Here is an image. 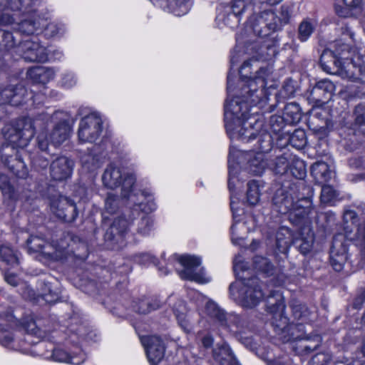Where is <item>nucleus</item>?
Returning <instances> with one entry per match:
<instances>
[{
	"mask_svg": "<svg viewBox=\"0 0 365 365\" xmlns=\"http://www.w3.org/2000/svg\"><path fill=\"white\" fill-rule=\"evenodd\" d=\"M249 62H244L240 73L242 82L241 97H235L230 101L227 100L225 104V114H228L240 120H245L242 128L238 130L240 138L245 142H249L259 137L262 144L270 143L271 136L262 129L263 123L254 117L249 115V106H254L266 102L267 96L265 91L266 83L264 78L257 77L251 78L243 74V71L250 68Z\"/></svg>",
	"mask_w": 365,
	"mask_h": 365,
	"instance_id": "nucleus-1",
	"label": "nucleus"
},
{
	"mask_svg": "<svg viewBox=\"0 0 365 365\" xmlns=\"http://www.w3.org/2000/svg\"><path fill=\"white\" fill-rule=\"evenodd\" d=\"M18 42L11 32L0 29V53L15 48Z\"/></svg>",
	"mask_w": 365,
	"mask_h": 365,
	"instance_id": "nucleus-31",
	"label": "nucleus"
},
{
	"mask_svg": "<svg viewBox=\"0 0 365 365\" xmlns=\"http://www.w3.org/2000/svg\"><path fill=\"white\" fill-rule=\"evenodd\" d=\"M212 356L220 365H238V361L234 353L227 343H222L214 349Z\"/></svg>",
	"mask_w": 365,
	"mask_h": 365,
	"instance_id": "nucleus-18",
	"label": "nucleus"
},
{
	"mask_svg": "<svg viewBox=\"0 0 365 365\" xmlns=\"http://www.w3.org/2000/svg\"><path fill=\"white\" fill-rule=\"evenodd\" d=\"M13 341V334L8 329L0 324V344L4 346L9 345Z\"/></svg>",
	"mask_w": 365,
	"mask_h": 365,
	"instance_id": "nucleus-55",
	"label": "nucleus"
},
{
	"mask_svg": "<svg viewBox=\"0 0 365 365\" xmlns=\"http://www.w3.org/2000/svg\"><path fill=\"white\" fill-rule=\"evenodd\" d=\"M259 189L258 182L251 180L247 183V200L250 205H255L259 200Z\"/></svg>",
	"mask_w": 365,
	"mask_h": 365,
	"instance_id": "nucleus-38",
	"label": "nucleus"
},
{
	"mask_svg": "<svg viewBox=\"0 0 365 365\" xmlns=\"http://www.w3.org/2000/svg\"><path fill=\"white\" fill-rule=\"evenodd\" d=\"M22 2L24 4H29L28 8H22L19 11H21L24 14H29L31 12L34 11L36 9L34 7L39 4L40 1L39 0H22Z\"/></svg>",
	"mask_w": 365,
	"mask_h": 365,
	"instance_id": "nucleus-61",
	"label": "nucleus"
},
{
	"mask_svg": "<svg viewBox=\"0 0 365 365\" xmlns=\"http://www.w3.org/2000/svg\"><path fill=\"white\" fill-rule=\"evenodd\" d=\"M153 226V220L148 216H144L138 223V232L148 235Z\"/></svg>",
	"mask_w": 365,
	"mask_h": 365,
	"instance_id": "nucleus-52",
	"label": "nucleus"
},
{
	"mask_svg": "<svg viewBox=\"0 0 365 365\" xmlns=\"http://www.w3.org/2000/svg\"><path fill=\"white\" fill-rule=\"evenodd\" d=\"M294 5L292 3H285L280 7L279 19L282 26L289 23L293 13Z\"/></svg>",
	"mask_w": 365,
	"mask_h": 365,
	"instance_id": "nucleus-47",
	"label": "nucleus"
},
{
	"mask_svg": "<svg viewBox=\"0 0 365 365\" xmlns=\"http://www.w3.org/2000/svg\"><path fill=\"white\" fill-rule=\"evenodd\" d=\"M261 151L250 155L247 162V168L250 173L256 175H261L267 168H269V160L264 153L271 148V143L266 145L262 144L259 140Z\"/></svg>",
	"mask_w": 365,
	"mask_h": 365,
	"instance_id": "nucleus-15",
	"label": "nucleus"
},
{
	"mask_svg": "<svg viewBox=\"0 0 365 365\" xmlns=\"http://www.w3.org/2000/svg\"><path fill=\"white\" fill-rule=\"evenodd\" d=\"M298 243V247L300 252L303 255H306L309 253L312 249L314 244V235L309 230V233L305 237H302L297 241Z\"/></svg>",
	"mask_w": 365,
	"mask_h": 365,
	"instance_id": "nucleus-44",
	"label": "nucleus"
},
{
	"mask_svg": "<svg viewBox=\"0 0 365 365\" xmlns=\"http://www.w3.org/2000/svg\"><path fill=\"white\" fill-rule=\"evenodd\" d=\"M22 0H0V25H9L14 22V14L22 8H28Z\"/></svg>",
	"mask_w": 365,
	"mask_h": 365,
	"instance_id": "nucleus-17",
	"label": "nucleus"
},
{
	"mask_svg": "<svg viewBox=\"0 0 365 365\" xmlns=\"http://www.w3.org/2000/svg\"><path fill=\"white\" fill-rule=\"evenodd\" d=\"M52 212L59 219L66 222H73L78 216L75 202L66 197H60L51 202Z\"/></svg>",
	"mask_w": 365,
	"mask_h": 365,
	"instance_id": "nucleus-10",
	"label": "nucleus"
},
{
	"mask_svg": "<svg viewBox=\"0 0 365 365\" xmlns=\"http://www.w3.org/2000/svg\"><path fill=\"white\" fill-rule=\"evenodd\" d=\"M293 316L297 320L304 322L308 319L309 316V311L305 304H301L298 302H292L290 304Z\"/></svg>",
	"mask_w": 365,
	"mask_h": 365,
	"instance_id": "nucleus-40",
	"label": "nucleus"
},
{
	"mask_svg": "<svg viewBox=\"0 0 365 365\" xmlns=\"http://www.w3.org/2000/svg\"><path fill=\"white\" fill-rule=\"evenodd\" d=\"M252 29L254 33L259 37H266L271 34L270 31L268 30L267 24L261 15L256 18Z\"/></svg>",
	"mask_w": 365,
	"mask_h": 365,
	"instance_id": "nucleus-43",
	"label": "nucleus"
},
{
	"mask_svg": "<svg viewBox=\"0 0 365 365\" xmlns=\"http://www.w3.org/2000/svg\"><path fill=\"white\" fill-rule=\"evenodd\" d=\"M281 92L284 97L290 98L293 96L295 93V89L292 81H286L283 85Z\"/></svg>",
	"mask_w": 365,
	"mask_h": 365,
	"instance_id": "nucleus-57",
	"label": "nucleus"
},
{
	"mask_svg": "<svg viewBox=\"0 0 365 365\" xmlns=\"http://www.w3.org/2000/svg\"><path fill=\"white\" fill-rule=\"evenodd\" d=\"M26 76L34 83L46 84L53 78L54 72L44 66H36L29 69Z\"/></svg>",
	"mask_w": 365,
	"mask_h": 365,
	"instance_id": "nucleus-22",
	"label": "nucleus"
},
{
	"mask_svg": "<svg viewBox=\"0 0 365 365\" xmlns=\"http://www.w3.org/2000/svg\"><path fill=\"white\" fill-rule=\"evenodd\" d=\"M334 89L335 86L331 81L324 79L316 84L313 88L312 93L320 94L322 93L324 96H327L324 97V100H328L331 97Z\"/></svg>",
	"mask_w": 365,
	"mask_h": 365,
	"instance_id": "nucleus-33",
	"label": "nucleus"
},
{
	"mask_svg": "<svg viewBox=\"0 0 365 365\" xmlns=\"http://www.w3.org/2000/svg\"><path fill=\"white\" fill-rule=\"evenodd\" d=\"M71 128L66 120L60 121L56 124L50 133V141L54 145H59L63 143L69 135Z\"/></svg>",
	"mask_w": 365,
	"mask_h": 365,
	"instance_id": "nucleus-23",
	"label": "nucleus"
},
{
	"mask_svg": "<svg viewBox=\"0 0 365 365\" xmlns=\"http://www.w3.org/2000/svg\"><path fill=\"white\" fill-rule=\"evenodd\" d=\"M178 261L183 267V269L178 272L181 279L195 281L200 284L210 282V279L205 276L204 269H198L201 264V259L199 257L185 255L180 256Z\"/></svg>",
	"mask_w": 365,
	"mask_h": 365,
	"instance_id": "nucleus-5",
	"label": "nucleus"
},
{
	"mask_svg": "<svg viewBox=\"0 0 365 365\" xmlns=\"http://www.w3.org/2000/svg\"><path fill=\"white\" fill-rule=\"evenodd\" d=\"M290 140L293 146L297 148L303 147L307 142L306 134L304 131L302 130H295L292 135Z\"/></svg>",
	"mask_w": 365,
	"mask_h": 365,
	"instance_id": "nucleus-53",
	"label": "nucleus"
},
{
	"mask_svg": "<svg viewBox=\"0 0 365 365\" xmlns=\"http://www.w3.org/2000/svg\"><path fill=\"white\" fill-rule=\"evenodd\" d=\"M332 64L331 65V68L332 67L331 71H327V73L329 74H336L341 69V61L340 58L337 54L335 53L334 58L332 59Z\"/></svg>",
	"mask_w": 365,
	"mask_h": 365,
	"instance_id": "nucleus-60",
	"label": "nucleus"
},
{
	"mask_svg": "<svg viewBox=\"0 0 365 365\" xmlns=\"http://www.w3.org/2000/svg\"><path fill=\"white\" fill-rule=\"evenodd\" d=\"M39 290L40 293L36 297L34 291L26 287V290L23 292V296L29 300H38V297H41L48 304L55 303L59 299V289L50 282H39Z\"/></svg>",
	"mask_w": 365,
	"mask_h": 365,
	"instance_id": "nucleus-11",
	"label": "nucleus"
},
{
	"mask_svg": "<svg viewBox=\"0 0 365 365\" xmlns=\"http://www.w3.org/2000/svg\"><path fill=\"white\" fill-rule=\"evenodd\" d=\"M37 145L41 151H46L48 146V141L43 135H39L37 138Z\"/></svg>",
	"mask_w": 365,
	"mask_h": 365,
	"instance_id": "nucleus-63",
	"label": "nucleus"
},
{
	"mask_svg": "<svg viewBox=\"0 0 365 365\" xmlns=\"http://www.w3.org/2000/svg\"><path fill=\"white\" fill-rule=\"evenodd\" d=\"M284 297L278 291H272L266 297V310L272 315V324L284 331L289 324V319L284 315Z\"/></svg>",
	"mask_w": 365,
	"mask_h": 365,
	"instance_id": "nucleus-6",
	"label": "nucleus"
},
{
	"mask_svg": "<svg viewBox=\"0 0 365 365\" xmlns=\"http://www.w3.org/2000/svg\"><path fill=\"white\" fill-rule=\"evenodd\" d=\"M321 341L319 335L301 339L294 346L295 351L300 355L309 354L319 346Z\"/></svg>",
	"mask_w": 365,
	"mask_h": 365,
	"instance_id": "nucleus-24",
	"label": "nucleus"
},
{
	"mask_svg": "<svg viewBox=\"0 0 365 365\" xmlns=\"http://www.w3.org/2000/svg\"><path fill=\"white\" fill-rule=\"evenodd\" d=\"M0 257L6 264L15 266L19 264V257L16 252L8 246H1Z\"/></svg>",
	"mask_w": 365,
	"mask_h": 365,
	"instance_id": "nucleus-35",
	"label": "nucleus"
},
{
	"mask_svg": "<svg viewBox=\"0 0 365 365\" xmlns=\"http://www.w3.org/2000/svg\"><path fill=\"white\" fill-rule=\"evenodd\" d=\"M299 106L297 104L291 103L286 106L285 110L286 113L289 114V112H293L294 115L292 116L293 121H299L301 118V115L299 113Z\"/></svg>",
	"mask_w": 365,
	"mask_h": 365,
	"instance_id": "nucleus-59",
	"label": "nucleus"
},
{
	"mask_svg": "<svg viewBox=\"0 0 365 365\" xmlns=\"http://www.w3.org/2000/svg\"><path fill=\"white\" fill-rule=\"evenodd\" d=\"M123 176L120 168L110 164L105 170L102 180L106 187L114 189L121 185Z\"/></svg>",
	"mask_w": 365,
	"mask_h": 365,
	"instance_id": "nucleus-21",
	"label": "nucleus"
},
{
	"mask_svg": "<svg viewBox=\"0 0 365 365\" xmlns=\"http://www.w3.org/2000/svg\"><path fill=\"white\" fill-rule=\"evenodd\" d=\"M102 119L97 113H93L85 116L79 123V140L83 143L96 141L102 132Z\"/></svg>",
	"mask_w": 365,
	"mask_h": 365,
	"instance_id": "nucleus-7",
	"label": "nucleus"
},
{
	"mask_svg": "<svg viewBox=\"0 0 365 365\" xmlns=\"http://www.w3.org/2000/svg\"><path fill=\"white\" fill-rule=\"evenodd\" d=\"M314 27L315 25L312 20L307 19L302 21L298 29V35L300 41H307L313 33Z\"/></svg>",
	"mask_w": 365,
	"mask_h": 365,
	"instance_id": "nucleus-37",
	"label": "nucleus"
},
{
	"mask_svg": "<svg viewBox=\"0 0 365 365\" xmlns=\"http://www.w3.org/2000/svg\"><path fill=\"white\" fill-rule=\"evenodd\" d=\"M119 198L113 193H108L105 200V210L110 214L114 213L118 208Z\"/></svg>",
	"mask_w": 365,
	"mask_h": 365,
	"instance_id": "nucleus-50",
	"label": "nucleus"
},
{
	"mask_svg": "<svg viewBox=\"0 0 365 365\" xmlns=\"http://www.w3.org/2000/svg\"><path fill=\"white\" fill-rule=\"evenodd\" d=\"M332 360V355L329 351L316 354L307 362V365H327Z\"/></svg>",
	"mask_w": 365,
	"mask_h": 365,
	"instance_id": "nucleus-42",
	"label": "nucleus"
},
{
	"mask_svg": "<svg viewBox=\"0 0 365 365\" xmlns=\"http://www.w3.org/2000/svg\"><path fill=\"white\" fill-rule=\"evenodd\" d=\"M5 280L8 284L16 287L18 284L19 279L17 276L13 273H10L9 272H6L4 274Z\"/></svg>",
	"mask_w": 365,
	"mask_h": 365,
	"instance_id": "nucleus-64",
	"label": "nucleus"
},
{
	"mask_svg": "<svg viewBox=\"0 0 365 365\" xmlns=\"http://www.w3.org/2000/svg\"><path fill=\"white\" fill-rule=\"evenodd\" d=\"M46 245L45 240L39 236L31 235L26 240L28 250L31 252H44Z\"/></svg>",
	"mask_w": 365,
	"mask_h": 365,
	"instance_id": "nucleus-39",
	"label": "nucleus"
},
{
	"mask_svg": "<svg viewBox=\"0 0 365 365\" xmlns=\"http://www.w3.org/2000/svg\"><path fill=\"white\" fill-rule=\"evenodd\" d=\"M18 50L26 61L45 63L48 60L47 48L41 45L36 37L21 42Z\"/></svg>",
	"mask_w": 365,
	"mask_h": 365,
	"instance_id": "nucleus-8",
	"label": "nucleus"
},
{
	"mask_svg": "<svg viewBox=\"0 0 365 365\" xmlns=\"http://www.w3.org/2000/svg\"><path fill=\"white\" fill-rule=\"evenodd\" d=\"M335 53L330 49H325L320 56V64L325 72L331 71L332 67V59L334 58Z\"/></svg>",
	"mask_w": 365,
	"mask_h": 365,
	"instance_id": "nucleus-48",
	"label": "nucleus"
},
{
	"mask_svg": "<svg viewBox=\"0 0 365 365\" xmlns=\"http://www.w3.org/2000/svg\"><path fill=\"white\" fill-rule=\"evenodd\" d=\"M205 309L207 314L212 318L215 319L220 326L225 328H230L229 322L231 321V315H227L213 302H208L206 305Z\"/></svg>",
	"mask_w": 365,
	"mask_h": 365,
	"instance_id": "nucleus-27",
	"label": "nucleus"
},
{
	"mask_svg": "<svg viewBox=\"0 0 365 365\" xmlns=\"http://www.w3.org/2000/svg\"><path fill=\"white\" fill-rule=\"evenodd\" d=\"M39 117L36 119L23 117L4 128V136L12 148H24L29 145L36 128L42 125L41 120L44 119V115Z\"/></svg>",
	"mask_w": 365,
	"mask_h": 365,
	"instance_id": "nucleus-3",
	"label": "nucleus"
},
{
	"mask_svg": "<svg viewBox=\"0 0 365 365\" xmlns=\"http://www.w3.org/2000/svg\"><path fill=\"white\" fill-rule=\"evenodd\" d=\"M0 190L9 198L14 197V189L11 185L9 178L4 174L0 175Z\"/></svg>",
	"mask_w": 365,
	"mask_h": 365,
	"instance_id": "nucleus-51",
	"label": "nucleus"
},
{
	"mask_svg": "<svg viewBox=\"0 0 365 365\" xmlns=\"http://www.w3.org/2000/svg\"><path fill=\"white\" fill-rule=\"evenodd\" d=\"M232 298L243 307L252 308L265 297L262 283L257 277L232 283L229 287Z\"/></svg>",
	"mask_w": 365,
	"mask_h": 365,
	"instance_id": "nucleus-4",
	"label": "nucleus"
},
{
	"mask_svg": "<svg viewBox=\"0 0 365 365\" xmlns=\"http://www.w3.org/2000/svg\"><path fill=\"white\" fill-rule=\"evenodd\" d=\"M161 307V302L155 297H145L135 302L133 309L142 314H147Z\"/></svg>",
	"mask_w": 365,
	"mask_h": 365,
	"instance_id": "nucleus-26",
	"label": "nucleus"
},
{
	"mask_svg": "<svg viewBox=\"0 0 365 365\" xmlns=\"http://www.w3.org/2000/svg\"><path fill=\"white\" fill-rule=\"evenodd\" d=\"M260 15L262 16L266 24H267L268 30L270 31L271 34L282 28V26L279 16L273 11H264Z\"/></svg>",
	"mask_w": 365,
	"mask_h": 365,
	"instance_id": "nucleus-32",
	"label": "nucleus"
},
{
	"mask_svg": "<svg viewBox=\"0 0 365 365\" xmlns=\"http://www.w3.org/2000/svg\"><path fill=\"white\" fill-rule=\"evenodd\" d=\"M312 175L319 181H328L331 178V171L327 163L319 161L311 168Z\"/></svg>",
	"mask_w": 365,
	"mask_h": 365,
	"instance_id": "nucleus-29",
	"label": "nucleus"
},
{
	"mask_svg": "<svg viewBox=\"0 0 365 365\" xmlns=\"http://www.w3.org/2000/svg\"><path fill=\"white\" fill-rule=\"evenodd\" d=\"M336 197V192L330 185H324L321 192V201L323 203H329Z\"/></svg>",
	"mask_w": 365,
	"mask_h": 365,
	"instance_id": "nucleus-54",
	"label": "nucleus"
},
{
	"mask_svg": "<svg viewBox=\"0 0 365 365\" xmlns=\"http://www.w3.org/2000/svg\"><path fill=\"white\" fill-rule=\"evenodd\" d=\"M348 241L343 234L336 235L330 250V263L334 270L340 272L347 259Z\"/></svg>",
	"mask_w": 365,
	"mask_h": 365,
	"instance_id": "nucleus-9",
	"label": "nucleus"
},
{
	"mask_svg": "<svg viewBox=\"0 0 365 365\" xmlns=\"http://www.w3.org/2000/svg\"><path fill=\"white\" fill-rule=\"evenodd\" d=\"M236 332H237V337L242 344H243L246 347L249 349H254V343L251 336H244L243 334L240 331H236Z\"/></svg>",
	"mask_w": 365,
	"mask_h": 365,
	"instance_id": "nucleus-58",
	"label": "nucleus"
},
{
	"mask_svg": "<svg viewBox=\"0 0 365 365\" xmlns=\"http://www.w3.org/2000/svg\"><path fill=\"white\" fill-rule=\"evenodd\" d=\"M248 4L249 3L245 0H234L232 6L233 14L236 16L242 14L246 9Z\"/></svg>",
	"mask_w": 365,
	"mask_h": 365,
	"instance_id": "nucleus-56",
	"label": "nucleus"
},
{
	"mask_svg": "<svg viewBox=\"0 0 365 365\" xmlns=\"http://www.w3.org/2000/svg\"><path fill=\"white\" fill-rule=\"evenodd\" d=\"M365 358V338L360 350L356 352V359L342 357L336 361V364H341L343 365H363L362 359Z\"/></svg>",
	"mask_w": 365,
	"mask_h": 365,
	"instance_id": "nucleus-36",
	"label": "nucleus"
},
{
	"mask_svg": "<svg viewBox=\"0 0 365 365\" xmlns=\"http://www.w3.org/2000/svg\"><path fill=\"white\" fill-rule=\"evenodd\" d=\"M129 223L124 217L115 219L110 227L106 230L105 239L106 240L118 241V238L123 237L128 228Z\"/></svg>",
	"mask_w": 365,
	"mask_h": 365,
	"instance_id": "nucleus-20",
	"label": "nucleus"
},
{
	"mask_svg": "<svg viewBox=\"0 0 365 365\" xmlns=\"http://www.w3.org/2000/svg\"><path fill=\"white\" fill-rule=\"evenodd\" d=\"M343 4L344 7L337 4L334 6L336 14L341 17H356L362 11V0H343Z\"/></svg>",
	"mask_w": 365,
	"mask_h": 365,
	"instance_id": "nucleus-19",
	"label": "nucleus"
},
{
	"mask_svg": "<svg viewBox=\"0 0 365 365\" xmlns=\"http://www.w3.org/2000/svg\"><path fill=\"white\" fill-rule=\"evenodd\" d=\"M149 362L157 365L164 357L165 346L159 336H151L143 339Z\"/></svg>",
	"mask_w": 365,
	"mask_h": 365,
	"instance_id": "nucleus-14",
	"label": "nucleus"
},
{
	"mask_svg": "<svg viewBox=\"0 0 365 365\" xmlns=\"http://www.w3.org/2000/svg\"><path fill=\"white\" fill-rule=\"evenodd\" d=\"M257 355L264 360L267 365H285L284 362L281 359H273L274 356H271V353L267 351L264 348H257L256 351Z\"/></svg>",
	"mask_w": 365,
	"mask_h": 365,
	"instance_id": "nucleus-46",
	"label": "nucleus"
},
{
	"mask_svg": "<svg viewBox=\"0 0 365 365\" xmlns=\"http://www.w3.org/2000/svg\"><path fill=\"white\" fill-rule=\"evenodd\" d=\"M291 155H282L274 160H269V168L278 175H288V168L291 160Z\"/></svg>",
	"mask_w": 365,
	"mask_h": 365,
	"instance_id": "nucleus-28",
	"label": "nucleus"
},
{
	"mask_svg": "<svg viewBox=\"0 0 365 365\" xmlns=\"http://www.w3.org/2000/svg\"><path fill=\"white\" fill-rule=\"evenodd\" d=\"M365 301V288L361 289L359 293V294L356 296V297L354 299V301L353 302V307L354 309H360L361 305Z\"/></svg>",
	"mask_w": 365,
	"mask_h": 365,
	"instance_id": "nucleus-62",
	"label": "nucleus"
},
{
	"mask_svg": "<svg viewBox=\"0 0 365 365\" xmlns=\"http://www.w3.org/2000/svg\"><path fill=\"white\" fill-rule=\"evenodd\" d=\"M71 241L72 236L69 233H63L59 240H53L51 245L55 250L53 255L56 259H62L66 257Z\"/></svg>",
	"mask_w": 365,
	"mask_h": 365,
	"instance_id": "nucleus-25",
	"label": "nucleus"
},
{
	"mask_svg": "<svg viewBox=\"0 0 365 365\" xmlns=\"http://www.w3.org/2000/svg\"><path fill=\"white\" fill-rule=\"evenodd\" d=\"M355 120L353 125L355 133L365 135V105L359 104L354 109Z\"/></svg>",
	"mask_w": 365,
	"mask_h": 365,
	"instance_id": "nucleus-30",
	"label": "nucleus"
},
{
	"mask_svg": "<svg viewBox=\"0 0 365 365\" xmlns=\"http://www.w3.org/2000/svg\"><path fill=\"white\" fill-rule=\"evenodd\" d=\"M52 357L56 361L66 362L74 365H79L83 362V360H78L71 357L66 351L60 349L53 350Z\"/></svg>",
	"mask_w": 365,
	"mask_h": 365,
	"instance_id": "nucleus-41",
	"label": "nucleus"
},
{
	"mask_svg": "<svg viewBox=\"0 0 365 365\" xmlns=\"http://www.w3.org/2000/svg\"><path fill=\"white\" fill-rule=\"evenodd\" d=\"M73 165V161L66 156L56 158L50 165L51 178L56 181L66 180L71 177Z\"/></svg>",
	"mask_w": 365,
	"mask_h": 365,
	"instance_id": "nucleus-13",
	"label": "nucleus"
},
{
	"mask_svg": "<svg viewBox=\"0 0 365 365\" xmlns=\"http://www.w3.org/2000/svg\"><path fill=\"white\" fill-rule=\"evenodd\" d=\"M253 266L257 272H262L267 275H272L274 271V265L270 261L262 256H256L253 259Z\"/></svg>",
	"mask_w": 365,
	"mask_h": 365,
	"instance_id": "nucleus-34",
	"label": "nucleus"
},
{
	"mask_svg": "<svg viewBox=\"0 0 365 365\" xmlns=\"http://www.w3.org/2000/svg\"><path fill=\"white\" fill-rule=\"evenodd\" d=\"M37 29V24L31 19H25L18 24L17 29L20 33L26 35L33 34Z\"/></svg>",
	"mask_w": 365,
	"mask_h": 365,
	"instance_id": "nucleus-49",
	"label": "nucleus"
},
{
	"mask_svg": "<svg viewBox=\"0 0 365 365\" xmlns=\"http://www.w3.org/2000/svg\"><path fill=\"white\" fill-rule=\"evenodd\" d=\"M122 180V195L123 197H129L135 182V176L132 173H127L123 176Z\"/></svg>",
	"mask_w": 365,
	"mask_h": 365,
	"instance_id": "nucleus-45",
	"label": "nucleus"
},
{
	"mask_svg": "<svg viewBox=\"0 0 365 365\" xmlns=\"http://www.w3.org/2000/svg\"><path fill=\"white\" fill-rule=\"evenodd\" d=\"M26 88L21 84L0 88V104H11L14 106L22 104L28 96Z\"/></svg>",
	"mask_w": 365,
	"mask_h": 365,
	"instance_id": "nucleus-12",
	"label": "nucleus"
},
{
	"mask_svg": "<svg viewBox=\"0 0 365 365\" xmlns=\"http://www.w3.org/2000/svg\"><path fill=\"white\" fill-rule=\"evenodd\" d=\"M9 147V145H6L2 149V161L16 177L26 178L29 175L28 168L26 167L24 162L17 152H16L14 156L7 155L6 150L8 149Z\"/></svg>",
	"mask_w": 365,
	"mask_h": 365,
	"instance_id": "nucleus-16",
	"label": "nucleus"
},
{
	"mask_svg": "<svg viewBox=\"0 0 365 365\" xmlns=\"http://www.w3.org/2000/svg\"><path fill=\"white\" fill-rule=\"evenodd\" d=\"M289 171L294 179L284 182L276 190L272 201L278 212H289L290 220L298 225L307 219L313 210V190L304 180L307 171L303 160L292 156Z\"/></svg>",
	"mask_w": 365,
	"mask_h": 365,
	"instance_id": "nucleus-2",
	"label": "nucleus"
}]
</instances>
